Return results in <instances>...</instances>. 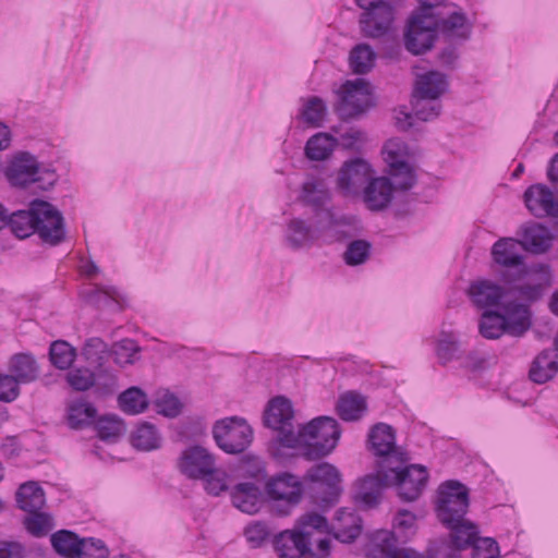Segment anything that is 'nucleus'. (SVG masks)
Returning a JSON list of instances; mask_svg holds the SVG:
<instances>
[{"label":"nucleus","mask_w":558,"mask_h":558,"mask_svg":"<svg viewBox=\"0 0 558 558\" xmlns=\"http://www.w3.org/2000/svg\"><path fill=\"white\" fill-rule=\"evenodd\" d=\"M340 435L341 430L333 417L319 416L298 426L294 448L303 449L308 459L320 458L336 448Z\"/></svg>","instance_id":"obj_1"},{"label":"nucleus","mask_w":558,"mask_h":558,"mask_svg":"<svg viewBox=\"0 0 558 558\" xmlns=\"http://www.w3.org/2000/svg\"><path fill=\"white\" fill-rule=\"evenodd\" d=\"M448 89L445 74L428 71L417 74L412 94V110L421 121H430L438 117L441 106L438 101Z\"/></svg>","instance_id":"obj_2"},{"label":"nucleus","mask_w":558,"mask_h":558,"mask_svg":"<svg viewBox=\"0 0 558 558\" xmlns=\"http://www.w3.org/2000/svg\"><path fill=\"white\" fill-rule=\"evenodd\" d=\"M469 508V490L458 481H447L438 488L436 511L444 525H457Z\"/></svg>","instance_id":"obj_3"},{"label":"nucleus","mask_w":558,"mask_h":558,"mask_svg":"<svg viewBox=\"0 0 558 558\" xmlns=\"http://www.w3.org/2000/svg\"><path fill=\"white\" fill-rule=\"evenodd\" d=\"M213 437L217 446L230 454L241 453L253 440V429L239 416L225 417L213 426Z\"/></svg>","instance_id":"obj_4"},{"label":"nucleus","mask_w":558,"mask_h":558,"mask_svg":"<svg viewBox=\"0 0 558 558\" xmlns=\"http://www.w3.org/2000/svg\"><path fill=\"white\" fill-rule=\"evenodd\" d=\"M264 421L276 433V440L282 447H295L298 426L294 425V410L289 399L274 398L268 403Z\"/></svg>","instance_id":"obj_5"},{"label":"nucleus","mask_w":558,"mask_h":558,"mask_svg":"<svg viewBox=\"0 0 558 558\" xmlns=\"http://www.w3.org/2000/svg\"><path fill=\"white\" fill-rule=\"evenodd\" d=\"M437 24L436 13L416 10L409 19L404 31L405 48L413 54L430 50L436 39Z\"/></svg>","instance_id":"obj_6"},{"label":"nucleus","mask_w":558,"mask_h":558,"mask_svg":"<svg viewBox=\"0 0 558 558\" xmlns=\"http://www.w3.org/2000/svg\"><path fill=\"white\" fill-rule=\"evenodd\" d=\"M401 462L398 468H387L386 481L397 488L399 497L404 501H413L420 497L426 486L428 473L425 466L420 464L405 465ZM393 466V464L391 465Z\"/></svg>","instance_id":"obj_7"},{"label":"nucleus","mask_w":558,"mask_h":558,"mask_svg":"<svg viewBox=\"0 0 558 558\" xmlns=\"http://www.w3.org/2000/svg\"><path fill=\"white\" fill-rule=\"evenodd\" d=\"M371 450L377 457L376 464L380 468H398L408 461L407 453L396 445V436L391 426L385 423L376 424L368 434Z\"/></svg>","instance_id":"obj_8"},{"label":"nucleus","mask_w":558,"mask_h":558,"mask_svg":"<svg viewBox=\"0 0 558 558\" xmlns=\"http://www.w3.org/2000/svg\"><path fill=\"white\" fill-rule=\"evenodd\" d=\"M375 173L366 159L352 158L344 161L338 170L336 186L345 197H361Z\"/></svg>","instance_id":"obj_9"},{"label":"nucleus","mask_w":558,"mask_h":558,"mask_svg":"<svg viewBox=\"0 0 558 558\" xmlns=\"http://www.w3.org/2000/svg\"><path fill=\"white\" fill-rule=\"evenodd\" d=\"M373 106L372 89L364 78L347 81L339 90L336 111L342 119H353Z\"/></svg>","instance_id":"obj_10"},{"label":"nucleus","mask_w":558,"mask_h":558,"mask_svg":"<svg viewBox=\"0 0 558 558\" xmlns=\"http://www.w3.org/2000/svg\"><path fill=\"white\" fill-rule=\"evenodd\" d=\"M306 478L311 482L308 489L312 499L317 505H329L339 494L341 476L336 466L319 463L307 471Z\"/></svg>","instance_id":"obj_11"},{"label":"nucleus","mask_w":558,"mask_h":558,"mask_svg":"<svg viewBox=\"0 0 558 558\" xmlns=\"http://www.w3.org/2000/svg\"><path fill=\"white\" fill-rule=\"evenodd\" d=\"M266 492L274 502L276 512L280 515H287L300 502L302 485L294 475L282 474L266 484Z\"/></svg>","instance_id":"obj_12"},{"label":"nucleus","mask_w":558,"mask_h":558,"mask_svg":"<svg viewBox=\"0 0 558 558\" xmlns=\"http://www.w3.org/2000/svg\"><path fill=\"white\" fill-rule=\"evenodd\" d=\"M36 233L50 245L61 243L65 238V228L61 213L51 204L35 199Z\"/></svg>","instance_id":"obj_13"},{"label":"nucleus","mask_w":558,"mask_h":558,"mask_svg":"<svg viewBox=\"0 0 558 558\" xmlns=\"http://www.w3.org/2000/svg\"><path fill=\"white\" fill-rule=\"evenodd\" d=\"M365 12L361 16V29L365 36L380 37L392 22L391 7L384 0H356Z\"/></svg>","instance_id":"obj_14"},{"label":"nucleus","mask_w":558,"mask_h":558,"mask_svg":"<svg viewBox=\"0 0 558 558\" xmlns=\"http://www.w3.org/2000/svg\"><path fill=\"white\" fill-rule=\"evenodd\" d=\"M40 165L37 158L28 151L16 153L5 171L10 183L14 186H27L40 180Z\"/></svg>","instance_id":"obj_15"},{"label":"nucleus","mask_w":558,"mask_h":558,"mask_svg":"<svg viewBox=\"0 0 558 558\" xmlns=\"http://www.w3.org/2000/svg\"><path fill=\"white\" fill-rule=\"evenodd\" d=\"M524 282L515 289L519 294L529 300H535L541 296L544 289L553 283L551 267L547 264H534L529 267H521Z\"/></svg>","instance_id":"obj_16"},{"label":"nucleus","mask_w":558,"mask_h":558,"mask_svg":"<svg viewBox=\"0 0 558 558\" xmlns=\"http://www.w3.org/2000/svg\"><path fill=\"white\" fill-rule=\"evenodd\" d=\"M214 456L201 446L185 449L179 459V470L190 478L199 480L214 470Z\"/></svg>","instance_id":"obj_17"},{"label":"nucleus","mask_w":558,"mask_h":558,"mask_svg":"<svg viewBox=\"0 0 558 558\" xmlns=\"http://www.w3.org/2000/svg\"><path fill=\"white\" fill-rule=\"evenodd\" d=\"M366 558H421L409 548L399 549L392 532L379 530L372 534L366 547Z\"/></svg>","instance_id":"obj_18"},{"label":"nucleus","mask_w":558,"mask_h":558,"mask_svg":"<svg viewBox=\"0 0 558 558\" xmlns=\"http://www.w3.org/2000/svg\"><path fill=\"white\" fill-rule=\"evenodd\" d=\"M317 239V230L313 225L300 217L287 220L282 234L286 247L292 251L310 248Z\"/></svg>","instance_id":"obj_19"},{"label":"nucleus","mask_w":558,"mask_h":558,"mask_svg":"<svg viewBox=\"0 0 558 558\" xmlns=\"http://www.w3.org/2000/svg\"><path fill=\"white\" fill-rule=\"evenodd\" d=\"M445 526L450 530L451 545H444L434 558H459V551L471 546L478 535L477 526L465 517L457 525Z\"/></svg>","instance_id":"obj_20"},{"label":"nucleus","mask_w":558,"mask_h":558,"mask_svg":"<svg viewBox=\"0 0 558 558\" xmlns=\"http://www.w3.org/2000/svg\"><path fill=\"white\" fill-rule=\"evenodd\" d=\"M524 203L537 218L558 217V196L544 184L531 185L524 192Z\"/></svg>","instance_id":"obj_21"},{"label":"nucleus","mask_w":558,"mask_h":558,"mask_svg":"<svg viewBox=\"0 0 558 558\" xmlns=\"http://www.w3.org/2000/svg\"><path fill=\"white\" fill-rule=\"evenodd\" d=\"M83 355L85 360L96 368L98 378L105 376V385L107 387L116 386V374L105 367L106 362L111 356V349L108 348L102 339L94 337L86 340L83 348Z\"/></svg>","instance_id":"obj_22"},{"label":"nucleus","mask_w":558,"mask_h":558,"mask_svg":"<svg viewBox=\"0 0 558 558\" xmlns=\"http://www.w3.org/2000/svg\"><path fill=\"white\" fill-rule=\"evenodd\" d=\"M320 229L335 241H342L352 236V231L357 225L355 216L340 215L330 208H324L318 214Z\"/></svg>","instance_id":"obj_23"},{"label":"nucleus","mask_w":558,"mask_h":558,"mask_svg":"<svg viewBox=\"0 0 558 558\" xmlns=\"http://www.w3.org/2000/svg\"><path fill=\"white\" fill-rule=\"evenodd\" d=\"M393 184L386 177H373L364 187L362 201L372 211H381L386 209L393 199Z\"/></svg>","instance_id":"obj_24"},{"label":"nucleus","mask_w":558,"mask_h":558,"mask_svg":"<svg viewBox=\"0 0 558 558\" xmlns=\"http://www.w3.org/2000/svg\"><path fill=\"white\" fill-rule=\"evenodd\" d=\"M499 311L505 319L507 335L521 337L531 328V312L526 305L507 299Z\"/></svg>","instance_id":"obj_25"},{"label":"nucleus","mask_w":558,"mask_h":558,"mask_svg":"<svg viewBox=\"0 0 558 558\" xmlns=\"http://www.w3.org/2000/svg\"><path fill=\"white\" fill-rule=\"evenodd\" d=\"M469 295L473 304L480 308L497 307L499 310L508 299V292L489 280H478L471 283Z\"/></svg>","instance_id":"obj_26"},{"label":"nucleus","mask_w":558,"mask_h":558,"mask_svg":"<svg viewBox=\"0 0 558 558\" xmlns=\"http://www.w3.org/2000/svg\"><path fill=\"white\" fill-rule=\"evenodd\" d=\"M438 17L437 31L449 39L465 40L472 32V23L466 14L460 9H453L446 13L445 16Z\"/></svg>","instance_id":"obj_27"},{"label":"nucleus","mask_w":558,"mask_h":558,"mask_svg":"<svg viewBox=\"0 0 558 558\" xmlns=\"http://www.w3.org/2000/svg\"><path fill=\"white\" fill-rule=\"evenodd\" d=\"M10 375L20 384L36 381L40 375V367L35 356L31 353H15L8 362Z\"/></svg>","instance_id":"obj_28"},{"label":"nucleus","mask_w":558,"mask_h":558,"mask_svg":"<svg viewBox=\"0 0 558 558\" xmlns=\"http://www.w3.org/2000/svg\"><path fill=\"white\" fill-rule=\"evenodd\" d=\"M231 500L233 506L242 512L254 514L263 505V494L256 483L244 482L233 488Z\"/></svg>","instance_id":"obj_29"},{"label":"nucleus","mask_w":558,"mask_h":558,"mask_svg":"<svg viewBox=\"0 0 558 558\" xmlns=\"http://www.w3.org/2000/svg\"><path fill=\"white\" fill-rule=\"evenodd\" d=\"M553 240L554 235L548 228L541 223H531L523 228L519 243L522 250L533 254H544L551 247Z\"/></svg>","instance_id":"obj_30"},{"label":"nucleus","mask_w":558,"mask_h":558,"mask_svg":"<svg viewBox=\"0 0 558 558\" xmlns=\"http://www.w3.org/2000/svg\"><path fill=\"white\" fill-rule=\"evenodd\" d=\"M274 546L280 558H301L311 553V545L295 530L281 532Z\"/></svg>","instance_id":"obj_31"},{"label":"nucleus","mask_w":558,"mask_h":558,"mask_svg":"<svg viewBox=\"0 0 558 558\" xmlns=\"http://www.w3.org/2000/svg\"><path fill=\"white\" fill-rule=\"evenodd\" d=\"M331 529L337 539L351 543L361 534L362 520L354 511L340 509L336 513Z\"/></svg>","instance_id":"obj_32"},{"label":"nucleus","mask_w":558,"mask_h":558,"mask_svg":"<svg viewBox=\"0 0 558 558\" xmlns=\"http://www.w3.org/2000/svg\"><path fill=\"white\" fill-rule=\"evenodd\" d=\"M375 474L365 476L359 486L357 496L363 504L368 507L375 506L381 496V492L385 487L391 486L390 482L386 481L385 473H388V469L380 468L377 465Z\"/></svg>","instance_id":"obj_33"},{"label":"nucleus","mask_w":558,"mask_h":558,"mask_svg":"<svg viewBox=\"0 0 558 558\" xmlns=\"http://www.w3.org/2000/svg\"><path fill=\"white\" fill-rule=\"evenodd\" d=\"M522 247L518 240L512 238H502L492 247V256L496 264L502 267H522L523 256Z\"/></svg>","instance_id":"obj_34"},{"label":"nucleus","mask_w":558,"mask_h":558,"mask_svg":"<svg viewBox=\"0 0 558 558\" xmlns=\"http://www.w3.org/2000/svg\"><path fill=\"white\" fill-rule=\"evenodd\" d=\"M557 357L554 350H545L539 353L532 363L530 378L537 384H544L551 379L558 372Z\"/></svg>","instance_id":"obj_35"},{"label":"nucleus","mask_w":558,"mask_h":558,"mask_svg":"<svg viewBox=\"0 0 558 558\" xmlns=\"http://www.w3.org/2000/svg\"><path fill=\"white\" fill-rule=\"evenodd\" d=\"M16 504L23 511H39L46 504L45 493L36 482L24 483L16 492Z\"/></svg>","instance_id":"obj_36"},{"label":"nucleus","mask_w":558,"mask_h":558,"mask_svg":"<svg viewBox=\"0 0 558 558\" xmlns=\"http://www.w3.org/2000/svg\"><path fill=\"white\" fill-rule=\"evenodd\" d=\"M337 146V138L328 133H317L308 138L305 155L311 160H325L329 158Z\"/></svg>","instance_id":"obj_37"},{"label":"nucleus","mask_w":558,"mask_h":558,"mask_svg":"<svg viewBox=\"0 0 558 558\" xmlns=\"http://www.w3.org/2000/svg\"><path fill=\"white\" fill-rule=\"evenodd\" d=\"M96 415V408L83 399L74 400L68 405V423L71 428H83L92 424Z\"/></svg>","instance_id":"obj_38"},{"label":"nucleus","mask_w":558,"mask_h":558,"mask_svg":"<svg viewBox=\"0 0 558 558\" xmlns=\"http://www.w3.org/2000/svg\"><path fill=\"white\" fill-rule=\"evenodd\" d=\"M436 353L442 364L461 357V342L452 330L442 329L437 340Z\"/></svg>","instance_id":"obj_39"},{"label":"nucleus","mask_w":558,"mask_h":558,"mask_svg":"<svg viewBox=\"0 0 558 558\" xmlns=\"http://www.w3.org/2000/svg\"><path fill=\"white\" fill-rule=\"evenodd\" d=\"M337 410L342 420L357 421L366 412V401L361 395L348 392L340 397Z\"/></svg>","instance_id":"obj_40"},{"label":"nucleus","mask_w":558,"mask_h":558,"mask_svg":"<svg viewBox=\"0 0 558 558\" xmlns=\"http://www.w3.org/2000/svg\"><path fill=\"white\" fill-rule=\"evenodd\" d=\"M35 214V201H33L28 210L16 211L9 218L8 223L19 239H25L36 232Z\"/></svg>","instance_id":"obj_41"},{"label":"nucleus","mask_w":558,"mask_h":558,"mask_svg":"<svg viewBox=\"0 0 558 558\" xmlns=\"http://www.w3.org/2000/svg\"><path fill=\"white\" fill-rule=\"evenodd\" d=\"M132 445L138 450L151 451L160 448L161 436L153 424L145 422L134 430Z\"/></svg>","instance_id":"obj_42"},{"label":"nucleus","mask_w":558,"mask_h":558,"mask_svg":"<svg viewBox=\"0 0 558 558\" xmlns=\"http://www.w3.org/2000/svg\"><path fill=\"white\" fill-rule=\"evenodd\" d=\"M121 410L130 415H136L144 412L148 408L147 395L138 387H130L123 391L119 398Z\"/></svg>","instance_id":"obj_43"},{"label":"nucleus","mask_w":558,"mask_h":558,"mask_svg":"<svg viewBox=\"0 0 558 558\" xmlns=\"http://www.w3.org/2000/svg\"><path fill=\"white\" fill-rule=\"evenodd\" d=\"M304 539L312 545L311 536L313 533L328 532V522L326 518L316 512H307L301 515L294 529Z\"/></svg>","instance_id":"obj_44"},{"label":"nucleus","mask_w":558,"mask_h":558,"mask_svg":"<svg viewBox=\"0 0 558 558\" xmlns=\"http://www.w3.org/2000/svg\"><path fill=\"white\" fill-rule=\"evenodd\" d=\"M376 61L375 51L367 44L356 45L350 52L349 64L355 74L369 72Z\"/></svg>","instance_id":"obj_45"},{"label":"nucleus","mask_w":558,"mask_h":558,"mask_svg":"<svg viewBox=\"0 0 558 558\" xmlns=\"http://www.w3.org/2000/svg\"><path fill=\"white\" fill-rule=\"evenodd\" d=\"M50 541L53 549L61 556L73 558L80 554L82 538L73 532L58 531L51 535Z\"/></svg>","instance_id":"obj_46"},{"label":"nucleus","mask_w":558,"mask_h":558,"mask_svg":"<svg viewBox=\"0 0 558 558\" xmlns=\"http://www.w3.org/2000/svg\"><path fill=\"white\" fill-rule=\"evenodd\" d=\"M383 154L390 170L409 165L410 150L408 145L400 138L387 141L383 148Z\"/></svg>","instance_id":"obj_47"},{"label":"nucleus","mask_w":558,"mask_h":558,"mask_svg":"<svg viewBox=\"0 0 558 558\" xmlns=\"http://www.w3.org/2000/svg\"><path fill=\"white\" fill-rule=\"evenodd\" d=\"M478 330L486 339H498L507 333L501 312L499 310L484 312L478 323Z\"/></svg>","instance_id":"obj_48"},{"label":"nucleus","mask_w":558,"mask_h":558,"mask_svg":"<svg viewBox=\"0 0 558 558\" xmlns=\"http://www.w3.org/2000/svg\"><path fill=\"white\" fill-rule=\"evenodd\" d=\"M329 198V192L323 182L316 180H308L304 182L301 192V199L307 205L320 208L317 214L325 208L324 206Z\"/></svg>","instance_id":"obj_49"},{"label":"nucleus","mask_w":558,"mask_h":558,"mask_svg":"<svg viewBox=\"0 0 558 558\" xmlns=\"http://www.w3.org/2000/svg\"><path fill=\"white\" fill-rule=\"evenodd\" d=\"M96 428L99 438L108 442H116L126 432L123 421L117 416H104L99 418Z\"/></svg>","instance_id":"obj_50"},{"label":"nucleus","mask_w":558,"mask_h":558,"mask_svg":"<svg viewBox=\"0 0 558 558\" xmlns=\"http://www.w3.org/2000/svg\"><path fill=\"white\" fill-rule=\"evenodd\" d=\"M140 347L131 339H123L111 348V356L119 366H126L135 363Z\"/></svg>","instance_id":"obj_51"},{"label":"nucleus","mask_w":558,"mask_h":558,"mask_svg":"<svg viewBox=\"0 0 558 558\" xmlns=\"http://www.w3.org/2000/svg\"><path fill=\"white\" fill-rule=\"evenodd\" d=\"M50 361L51 363L60 368H69L76 356L75 349L65 341H54L50 347Z\"/></svg>","instance_id":"obj_52"},{"label":"nucleus","mask_w":558,"mask_h":558,"mask_svg":"<svg viewBox=\"0 0 558 558\" xmlns=\"http://www.w3.org/2000/svg\"><path fill=\"white\" fill-rule=\"evenodd\" d=\"M372 244L366 240L351 241L343 253V260L349 266L364 264L371 256Z\"/></svg>","instance_id":"obj_53"},{"label":"nucleus","mask_w":558,"mask_h":558,"mask_svg":"<svg viewBox=\"0 0 558 558\" xmlns=\"http://www.w3.org/2000/svg\"><path fill=\"white\" fill-rule=\"evenodd\" d=\"M28 513L29 515L24 520V525L33 536L43 537L52 530L53 521L49 514L40 511Z\"/></svg>","instance_id":"obj_54"},{"label":"nucleus","mask_w":558,"mask_h":558,"mask_svg":"<svg viewBox=\"0 0 558 558\" xmlns=\"http://www.w3.org/2000/svg\"><path fill=\"white\" fill-rule=\"evenodd\" d=\"M393 530L399 538L407 541L415 533L416 517L408 510H400L393 520Z\"/></svg>","instance_id":"obj_55"},{"label":"nucleus","mask_w":558,"mask_h":558,"mask_svg":"<svg viewBox=\"0 0 558 558\" xmlns=\"http://www.w3.org/2000/svg\"><path fill=\"white\" fill-rule=\"evenodd\" d=\"M302 118L306 123L318 126L326 114V105L318 97L310 98L302 110Z\"/></svg>","instance_id":"obj_56"},{"label":"nucleus","mask_w":558,"mask_h":558,"mask_svg":"<svg viewBox=\"0 0 558 558\" xmlns=\"http://www.w3.org/2000/svg\"><path fill=\"white\" fill-rule=\"evenodd\" d=\"M95 380V374L85 367L74 368L66 374V381L77 391L89 389L94 386Z\"/></svg>","instance_id":"obj_57"},{"label":"nucleus","mask_w":558,"mask_h":558,"mask_svg":"<svg viewBox=\"0 0 558 558\" xmlns=\"http://www.w3.org/2000/svg\"><path fill=\"white\" fill-rule=\"evenodd\" d=\"M336 138L337 145L350 150H360L367 142L366 133L356 128H349Z\"/></svg>","instance_id":"obj_58"},{"label":"nucleus","mask_w":558,"mask_h":558,"mask_svg":"<svg viewBox=\"0 0 558 558\" xmlns=\"http://www.w3.org/2000/svg\"><path fill=\"white\" fill-rule=\"evenodd\" d=\"M156 411L167 417H175L182 411V403L173 393L162 392L156 399Z\"/></svg>","instance_id":"obj_59"},{"label":"nucleus","mask_w":558,"mask_h":558,"mask_svg":"<svg viewBox=\"0 0 558 558\" xmlns=\"http://www.w3.org/2000/svg\"><path fill=\"white\" fill-rule=\"evenodd\" d=\"M473 548L472 557L473 558H498L499 557V547L495 539L490 537H480L478 535L471 543Z\"/></svg>","instance_id":"obj_60"},{"label":"nucleus","mask_w":558,"mask_h":558,"mask_svg":"<svg viewBox=\"0 0 558 558\" xmlns=\"http://www.w3.org/2000/svg\"><path fill=\"white\" fill-rule=\"evenodd\" d=\"M201 480L204 481L206 492L213 496H218L228 488L227 474L225 471L217 469L216 463L214 470Z\"/></svg>","instance_id":"obj_61"},{"label":"nucleus","mask_w":558,"mask_h":558,"mask_svg":"<svg viewBox=\"0 0 558 558\" xmlns=\"http://www.w3.org/2000/svg\"><path fill=\"white\" fill-rule=\"evenodd\" d=\"M109 550L105 543L96 538H83L80 547V558H108Z\"/></svg>","instance_id":"obj_62"},{"label":"nucleus","mask_w":558,"mask_h":558,"mask_svg":"<svg viewBox=\"0 0 558 558\" xmlns=\"http://www.w3.org/2000/svg\"><path fill=\"white\" fill-rule=\"evenodd\" d=\"M392 177V184L395 190L407 191L415 184V174L411 165H405L390 170Z\"/></svg>","instance_id":"obj_63"},{"label":"nucleus","mask_w":558,"mask_h":558,"mask_svg":"<svg viewBox=\"0 0 558 558\" xmlns=\"http://www.w3.org/2000/svg\"><path fill=\"white\" fill-rule=\"evenodd\" d=\"M20 392V384L10 374H0V401L13 402Z\"/></svg>","instance_id":"obj_64"}]
</instances>
